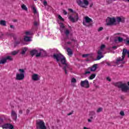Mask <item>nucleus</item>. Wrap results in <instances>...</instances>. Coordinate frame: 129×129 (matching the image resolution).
<instances>
[{
  "label": "nucleus",
  "mask_w": 129,
  "mask_h": 129,
  "mask_svg": "<svg viewBox=\"0 0 129 129\" xmlns=\"http://www.w3.org/2000/svg\"><path fill=\"white\" fill-rule=\"evenodd\" d=\"M98 66V64H94V65H93L90 69L91 71H92V72H94V71H96L97 69Z\"/></svg>",
  "instance_id": "13"
},
{
  "label": "nucleus",
  "mask_w": 129,
  "mask_h": 129,
  "mask_svg": "<svg viewBox=\"0 0 129 129\" xmlns=\"http://www.w3.org/2000/svg\"><path fill=\"white\" fill-rule=\"evenodd\" d=\"M77 3L79 7L84 9H87V7L89 5V2L88 0H77Z\"/></svg>",
  "instance_id": "4"
},
{
  "label": "nucleus",
  "mask_w": 129,
  "mask_h": 129,
  "mask_svg": "<svg viewBox=\"0 0 129 129\" xmlns=\"http://www.w3.org/2000/svg\"><path fill=\"white\" fill-rule=\"evenodd\" d=\"M107 65H108V66H111L110 63L107 62H106Z\"/></svg>",
  "instance_id": "53"
},
{
  "label": "nucleus",
  "mask_w": 129,
  "mask_h": 129,
  "mask_svg": "<svg viewBox=\"0 0 129 129\" xmlns=\"http://www.w3.org/2000/svg\"><path fill=\"white\" fill-rule=\"evenodd\" d=\"M93 118H94V116L92 115L90 117L91 119H93Z\"/></svg>",
  "instance_id": "56"
},
{
  "label": "nucleus",
  "mask_w": 129,
  "mask_h": 129,
  "mask_svg": "<svg viewBox=\"0 0 129 129\" xmlns=\"http://www.w3.org/2000/svg\"><path fill=\"white\" fill-rule=\"evenodd\" d=\"M102 110H103V108H102V107H100L97 110V112H101Z\"/></svg>",
  "instance_id": "34"
},
{
  "label": "nucleus",
  "mask_w": 129,
  "mask_h": 129,
  "mask_svg": "<svg viewBox=\"0 0 129 129\" xmlns=\"http://www.w3.org/2000/svg\"><path fill=\"white\" fill-rule=\"evenodd\" d=\"M21 8L22 10H23L24 11H28V8H27V7L26 6V5H25V4L22 5L21 6Z\"/></svg>",
  "instance_id": "24"
},
{
  "label": "nucleus",
  "mask_w": 129,
  "mask_h": 129,
  "mask_svg": "<svg viewBox=\"0 0 129 129\" xmlns=\"http://www.w3.org/2000/svg\"><path fill=\"white\" fill-rule=\"evenodd\" d=\"M67 52L69 56H72V55H73V52L72 51V49L69 47L67 48Z\"/></svg>",
  "instance_id": "14"
},
{
  "label": "nucleus",
  "mask_w": 129,
  "mask_h": 129,
  "mask_svg": "<svg viewBox=\"0 0 129 129\" xmlns=\"http://www.w3.org/2000/svg\"><path fill=\"white\" fill-rule=\"evenodd\" d=\"M24 40L25 42H30V41H31V38H30V37L25 36Z\"/></svg>",
  "instance_id": "22"
},
{
  "label": "nucleus",
  "mask_w": 129,
  "mask_h": 129,
  "mask_svg": "<svg viewBox=\"0 0 129 129\" xmlns=\"http://www.w3.org/2000/svg\"><path fill=\"white\" fill-rule=\"evenodd\" d=\"M58 66H59V67H62V64H61V63H58Z\"/></svg>",
  "instance_id": "62"
},
{
  "label": "nucleus",
  "mask_w": 129,
  "mask_h": 129,
  "mask_svg": "<svg viewBox=\"0 0 129 129\" xmlns=\"http://www.w3.org/2000/svg\"><path fill=\"white\" fill-rule=\"evenodd\" d=\"M67 44H68V45H70V44H72V42H70V41H69V42H67Z\"/></svg>",
  "instance_id": "58"
},
{
  "label": "nucleus",
  "mask_w": 129,
  "mask_h": 129,
  "mask_svg": "<svg viewBox=\"0 0 129 129\" xmlns=\"http://www.w3.org/2000/svg\"><path fill=\"white\" fill-rule=\"evenodd\" d=\"M76 79L73 78L72 79V81H71V82H72L73 83H76Z\"/></svg>",
  "instance_id": "39"
},
{
  "label": "nucleus",
  "mask_w": 129,
  "mask_h": 129,
  "mask_svg": "<svg viewBox=\"0 0 129 129\" xmlns=\"http://www.w3.org/2000/svg\"><path fill=\"white\" fill-rule=\"evenodd\" d=\"M122 51H124V52H125V56L127 54L128 55V58H129V50H127L125 48H123Z\"/></svg>",
  "instance_id": "27"
},
{
  "label": "nucleus",
  "mask_w": 129,
  "mask_h": 129,
  "mask_svg": "<svg viewBox=\"0 0 129 129\" xmlns=\"http://www.w3.org/2000/svg\"><path fill=\"white\" fill-rule=\"evenodd\" d=\"M106 21L107 26H113V25H115V23H116V20H115L114 17H107Z\"/></svg>",
  "instance_id": "6"
},
{
  "label": "nucleus",
  "mask_w": 129,
  "mask_h": 129,
  "mask_svg": "<svg viewBox=\"0 0 129 129\" xmlns=\"http://www.w3.org/2000/svg\"><path fill=\"white\" fill-rule=\"evenodd\" d=\"M103 30V27H100L98 29V32H100V31H102Z\"/></svg>",
  "instance_id": "41"
},
{
  "label": "nucleus",
  "mask_w": 129,
  "mask_h": 129,
  "mask_svg": "<svg viewBox=\"0 0 129 129\" xmlns=\"http://www.w3.org/2000/svg\"><path fill=\"white\" fill-rule=\"evenodd\" d=\"M104 48H105V45L104 44H102L101 47H100V50H102L103 49H104Z\"/></svg>",
  "instance_id": "38"
},
{
  "label": "nucleus",
  "mask_w": 129,
  "mask_h": 129,
  "mask_svg": "<svg viewBox=\"0 0 129 129\" xmlns=\"http://www.w3.org/2000/svg\"><path fill=\"white\" fill-rule=\"evenodd\" d=\"M71 41H72L73 42H76V40L75 39H73V38L71 39Z\"/></svg>",
  "instance_id": "57"
},
{
  "label": "nucleus",
  "mask_w": 129,
  "mask_h": 129,
  "mask_svg": "<svg viewBox=\"0 0 129 129\" xmlns=\"http://www.w3.org/2000/svg\"><path fill=\"white\" fill-rule=\"evenodd\" d=\"M32 78L34 81H38V80H40V79L39 78V75L36 74H34L32 76Z\"/></svg>",
  "instance_id": "12"
},
{
  "label": "nucleus",
  "mask_w": 129,
  "mask_h": 129,
  "mask_svg": "<svg viewBox=\"0 0 129 129\" xmlns=\"http://www.w3.org/2000/svg\"><path fill=\"white\" fill-rule=\"evenodd\" d=\"M10 28L11 29H15V26H14V25H10Z\"/></svg>",
  "instance_id": "50"
},
{
  "label": "nucleus",
  "mask_w": 129,
  "mask_h": 129,
  "mask_svg": "<svg viewBox=\"0 0 129 129\" xmlns=\"http://www.w3.org/2000/svg\"><path fill=\"white\" fill-rule=\"evenodd\" d=\"M121 99H123V96H121Z\"/></svg>",
  "instance_id": "63"
},
{
  "label": "nucleus",
  "mask_w": 129,
  "mask_h": 129,
  "mask_svg": "<svg viewBox=\"0 0 129 129\" xmlns=\"http://www.w3.org/2000/svg\"><path fill=\"white\" fill-rule=\"evenodd\" d=\"M125 19L123 17H117L116 18V22L117 23H124Z\"/></svg>",
  "instance_id": "11"
},
{
  "label": "nucleus",
  "mask_w": 129,
  "mask_h": 129,
  "mask_svg": "<svg viewBox=\"0 0 129 129\" xmlns=\"http://www.w3.org/2000/svg\"><path fill=\"white\" fill-rule=\"evenodd\" d=\"M25 34H26V35H31L30 32H29V31H26V32H25Z\"/></svg>",
  "instance_id": "44"
},
{
  "label": "nucleus",
  "mask_w": 129,
  "mask_h": 129,
  "mask_svg": "<svg viewBox=\"0 0 129 129\" xmlns=\"http://www.w3.org/2000/svg\"><path fill=\"white\" fill-rule=\"evenodd\" d=\"M53 57L56 60V61H60V63H61L62 65H64L62 68V69L64 70L66 74H67V68H69V64L67 63L66 57H65V56H64V55L61 53H54L53 55Z\"/></svg>",
  "instance_id": "1"
},
{
  "label": "nucleus",
  "mask_w": 129,
  "mask_h": 129,
  "mask_svg": "<svg viewBox=\"0 0 129 129\" xmlns=\"http://www.w3.org/2000/svg\"><path fill=\"white\" fill-rule=\"evenodd\" d=\"M5 59H6V61L9 60V61H13V58L11 56H7L5 57Z\"/></svg>",
  "instance_id": "23"
},
{
  "label": "nucleus",
  "mask_w": 129,
  "mask_h": 129,
  "mask_svg": "<svg viewBox=\"0 0 129 129\" xmlns=\"http://www.w3.org/2000/svg\"><path fill=\"white\" fill-rule=\"evenodd\" d=\"M106 79H107V80L108 81H109V82H110V81H111V80L110 79V78H109V77H107V78H106Z\"/></svg>",
  "instance_id": "46"
},
{
  "label": "nucleus",
  "mask_w": 129,
  "mask_h": 129,
  "mask_svg": "<svg viewBox=\"0 0 129 129\" xmlns=\"http://www.w3.org/2000/svg\"><path fill=\"white\" fill-rule=\"evenodd\" d=\"M18 71L20 74H16V80H23L24 78H25V70L19 69Z\"/></svg>",
  "instance_id": "5"
},
{
  "label": "nucleus",
  "mask_w": 129,
  "mask_h": 129,
  "mask_svg": "<svg viewBox=\"0 0 129 129\" xmlns=\"http://www.w3.org/2000/svg\"><path fill=\"white\" fill-rule=\"evenodd\" d=\"M34 25L35 26H38V22H37V21H35V22H34Z\"/></svg>",
  "instance_id": "45"
},
{
  "label": "nucleus",
  "mask_w": 129,
  "mask_h": 129,
  "mask_svg": "<svg viewBox=\"0 0 129 129\" xmlns=\"http://www.w3.org/2000/svg\"><path fill=\"white\" fill-rule=\"evenodd\" d=\"M120 114L121 116H123V115H124V113H120Z\"/></svg>",
  "instance_id": "59"
},
{
  "label": "nucleus",
  "mask_w": 129,
  "mask_h": 129,
  "mask_svg": "<svg viewBox=\"0 0 129 129\" xmlns=\"http://www.w3.org/2000/svg\"><path fill=\"white\" fill-rule=\"evenodd\" d=\"M6 63H7V59H6V57L2 58L0 60V64H6Z\"/></svg>",
  "instance_id": "18"
},
{
  "label": "nucleus",
  "mask_w": 129,
  "mask_h": 129,
  "mask_svg": "<svg viewBox=\"0 0 129 129\" xmlns=\"http://www.w3.org/2000/svg\"><path fill=\"white\" fill-rule=\"evenodd\" d=\"M88 122H91L92 121V119H88Z\"/></svg>",
  "instance_id": "49"
},
{
  "label": "nucleus",
  "mask_w": 129,
  "mask_h": 129,
  "mask_svg": "<svg viewBox=\"0 0 129 129\" xmlns=\"http://www.w3.org/2000/svg\"><path fill=\"white\" fill-rule=\"evenodd\" d=\"M87 74H90V71H88V70H86L84 74V75H87Z\"/></svg>",
  "instance_id": "36"
},
{
  "label": "nucleus",
  "mask_w": 129,
  "mask_h": 129,
  "mask_svg": "<svg viewBox=\"0 0 129 129\" xmlns=\"http://www.w3.org/2000/svg\"><path fill=\"white\" fill-rule=\"evenodd\" d=\"M93 7V3H92L90 5V8H92Z\"/></svg>",
  "instance_id": "54"
},
{
  "label": "nucleus",
  "mask_w": 129,
  "mask_h": 129,
  "mask_svg": "<svg viewBox=\"0 0 129 129\" xmlns=\"http://www.w3.org/2000/svg\"><path fill=\"white\" fill-rule=\"evenodd\" d=\"M101 58H103V55H98L97 56L96 59L95 60V61H97L98 60H100Z\"/></svg>",
  "instance_id": "29"
},
{
  "label": "nucleus",
  "mask_w": 129,
  "mask_h": 129,
  "mask_svg": "<svg viewBox=\"0 0 129 129\" xmlns=\"http://www.w3.org/2000/svg\"><path fill=\"white\" fill-rule=\"evenodd\" d=\"M30 112V108H28L27 110H26V113H29Z\"/></svg>",
  "instance_id": "48"
},
{
  "label": "nucleus",
  "mask_w": 129,
  "mask_h": 129,
  "mask_svg": "<svg viewBox=\"0 0 129 129\" xmlns=\"http://www.w3.org/2000/svg\"><path fill=\"white\" fill-rule=\"evenodd\" d=\"M85 19L86 23H87V24L91 23V22H92V19H91V18H90L87 16L86 17Z\"/></svg>",
  "instance_id": "17"
},
{
  "label": "nucleus",
  "mask_w": 129,
  "mask_h": 129,
  "mask_svg": "<svg viewBox=\"0 0 129 129\" xmlns=\"http://www.w3.org/2000/svg\"><path fill=\"white\" fill-rule=\"evenodd\" d=\"M115 35L120 36V37H124L125 38H126V35L123 34L122 33H116Z\"/></svg>",
  "instance_id": "26"
},
{
  "label": "nucleus",
  "mask_w": 129,
  "mask_h": 129,
  "mask_svg": "<svg viewBox=\"0 0 129 129\" xmlns=\"http://www.w3.org/2000/svg\"><path fill=\"white\" fill-rule=\"evenodd\" d=\"M96 75L95 74H93L91 75V76L88 78V79L90 80H92V79H94V78L96 77Z\"/></svg>",
  "instance_id": "21"
},
{
  "label": "nucleus",
  "mask_w": 129,
  "mask_h": 129,
  "mask_svg": "<svg viewBox=\"0 0 129 129\" xmlns=\"http://www.w3.org/2000/svg\"><path fill=\"white\" fill-rule=\"evenodd\" d=\"M41 54H42L41 52L37 53L36 54V57H40V56H41Z\"/></svg>",
  "instance_id": "40"
},
{
  "label": "nucleus",
  "mask_w": 129,
  "mask_h": 129,
  "mask_svg": "<svg viewBox=\"0 0 129 129\" xmlns=\"http://www.w3.org/2000/svg\"><path fill=\"white\" fill-rule=\"evenodd\" d=\"M83 129H91V128H88V127H86V126H84V127H83Z\"/></svg>",
  "instance_id": "52"
},
{
  "label": "nucleus",
  "mask_w": 129,
  "mask_h": 129,
  "mask_svg": "<svg viewBox=\"0 0 129 129\" xmlns=\"http://www.w3.org/2000/svg\"><path fill=\"white\" fill-rule=\"evenodd\" d=\"M98 55L102 56V52L101 51V49L98 51Z\"/></svg>",
  "instance_id": "37"
},
{
  "label": "nucleus",
  "mask_w": 129,
  "mask_h": 129,
  "mask_svg": "<svg viewBox=\"0 0 129 129\" xmlns=\"http://www.w3.org/2000/svg\"><path fill=\"white\" fill-rule=\"evenodd\" d=\"M120 113H124V112L123 110H121V111L120 112Z\"/></svg>",
  "instance_id": "60"
},
{
  "label": "nucleus",
  "mask_w": 129,
  "mask_h": 129,
  "mask_svg": "<svg viewBox=\"0 0 129 129\" xmlns=\"http://www.w3.org/2000/svg\"><path fill=\"white\" fill-rule=\"evenodd\" d=\"M124 58H125V52L124 50L122 51L121 57H119L116 58V63L117 64V63H118L119 62H122V64H124V63H125V61H123V60H124Z\"/></svg>",
  "instance_id": "7"
},
{
  "label": "nucleus",
  "mask_w": 129,
  "mask_h": 129,
  "mask_svg": "<svg viewBox=\"0 0 129 129\" xmlns=\"http://www.w3.org/2000/svg\"><path fill=\"white\" fill-rule=\"evenodd\" d=\"M68 10L71 13H73L72 15H70L69 17V19L71 22L72 23H75V22H78L79 20V17L78 16V14L76 12H74L72 9H69Z\"/></svg>",
  "instance_id": "3"
},
{
  "label": "nucleus",
  "mask_w": 129,
  "mask_h": 129,
  "mask_svg": "<svg viewBox=\"0 0 129 129\" xmlns=\"http://www.w3.org/2000/svg\"><path fill=\"white\" fill-rule=\"evenodd\" d=\"M82 56L83 57H86L87 56H88V54H83Z\"/></svg>",
  "instance_id": "47"
},
{
  "label": "nucleus",
  "mask_w": 129,
  "mask_h": 129,
  "mask_svg": "<svg viewBox=\"0 0 129 129\" xmlns=\"http://www.w3.org/2000/svg\"><path fill=\"white\" fill-rule=\"evenodd\" d=\"M63 14H64L65 16H66V15H67V11H66L65 10H63Z\"/></svg>",
  "instance_id": "42"
},
{
  "label": "nucleus",
  "mask_w": 129,
  "mask_h": 129,
  "mask_svg": "<svg viewBox=\"0 0 129 129\" xmlns=\"http://www.w3.org/2000/svg\"><path fill=\"white\" fill-rule=\"evenodd\" d=\"M64 34L66 36H69V34H70V31L69 30L67 29L66 31H64Z\"/></svg>",
  "instance_id": "30"
},
{
  "label": "nucleus",
  "mask_w": 129,
  "mask_h": 129,
  "mask_svg": "<svg viewBox=\"0 0 129 129\" xmlns=\"http://www.w3.org/2000/svg\"><path fill=\"white\" fill-rule=\"evenodd\" d=\"M60 31H62V29H64L65 28V26H64V24L61 23L60 24Z\"/></svg>",
  "instance_id": "31"
},
{
  "label": "nucleus",
  "mask_w": 129,
  "mask_h": 129,
  "mask_svg": "<svg viewBox=\"0 0 129 129\" xmlns=\"http://www.w3.org/2000/svg\"><path fill=\"white\" fill-rule=\"evenodd\" d=\"M117 39H114V42H119V43H121L123 41V38H122V37H117Z\"/></svg>",
  "instance_id": "15"
},
{
  "label": "nucleus",
  "mask_w": 129,
  "mask_h": 129,
  "mask_svg": "<svg viewBox=\"0 0 129 129\" xmlns=\"http://www.w3.org/2000/svg\"><path fill=\"white\" fill-rule=\"evenodd\" d=\"M43 5L44 6H47V5H48V3H47V1H44Z\"/></svg>",
  "instance_id": "43"
},
{
  "label": "nucleus",
  "mask_w": 129,
  "mask_h": 129,
  "mask_svg": "<svg viewBox=\"0 0 129 129\" xmlns=\"http://www.w3.org/2000/svg\"><path fill=\"white\" fill-rule=\"evenodd\" d=\"M114 85L116 87H118L119 89H120L122 92H124L125 93H127V92H129V87L124 83L118 82L115 83Z\"/></svg>",
  "instance_id": "2"
},
{
  "label": "nucleus",
  "mask_w": 129,
  "mask_h": 129,
  "mask_svg": "<svg viewBox=\"0 0 129 129\" xmlns=\"http://www.w3.org/2000/svg\"><path fill=\"white\" fill-rule=\"evenodd\" d=\"M58 18L59 19V20H60V21H62V22H64V19L63 18H62L61 15H58Z\"/></svg>",
  "instance_id": "35"
},
{
  "label": "nucleus",
  "mask_w": 129,
  "mask_h": 129,
  "mask_svg": "<svg viewBox=\"0 0 129 129\" xmlns=\"http://www.w3.org/2000/svg\"><path fill=\"white\" fill-rule=\"evenodd\" d=\"M3 128H9L13 129L14 128V126L11 124H5L2 126Z\"/></svg>",
  "instance_id": "10"
},
{
  "label": "nucleus",
  "mask_w": 129,
  "mask_h": 129,
  "mask_svg": "<svg viewBox=\"0 0 129 129\" xmlns=\"http://www.w3.org/2000/svg\"><path fill=\"white\" fill-rule=\"evenodd\" d=\"M0 25L1 26H7V22L5 20H1L0 21Z\"/></svg>",
  "instance_id": "20"
},
{
  "label": "nucleus",
  "mask_w": 129,
  "mask_h": 129,
  "mask_svg": "<svg viewBox=\"0 0 129 129\" xmlns=\"http://www.w3.org/2000/svg\"><path fill=\"white\" fill-rule=\"evenodd\" d=\"M18 52L17 51H14L11 52V55L13 56H15V55H17L18 54Z\"/></svg>",
  "instance_id": "33"
},
{
  "label": "nucleus",
  "mask_w": 129,
  "mask_h": 129,
  "mask_svg": "<svg viewBox=\"0 0 129 129\" xmlns=\"http://www.w3.org/2000/svg\"><path fill=\"white\" fill-rule=\"evenodd\" d=\"M81 87H84L85 88H89L90 85H89V82L87 80L84 81H81L80 83Z\"/></svg>",
  "instance_id": "8"
},
{
  "label": "nucleus",
  "mask_w": 129,
  "mask_h": 129,
  "mask_svg": "<svg viewBox=\"0 0 129 129\" xmlns=\"http://www.w3.org/2000/svg\"><path fill=\"white\" fill-rule=\"evenodd\" d=\"M14 40H15V41L14 42V47H17L18 45H20L21 44V42H22V38L21 37L19 38L17 40V38L16 37H14Z\"/></svg>",
  "instance_id": "9"
},
{
  "label": "nucleus",
  "mask_w": 129,
  "mask_h": 129,
  "mask_svg": "<svg viewBox=\"0 0 129 129\" xmlns=\"http://www.w3.org/2000/svg\"><path fill=\"white\" fill-rule=\"evenodd\" d=\"M26 52H27V48L24 47L23 49H22L21 54L22 55H25V54H26Z\"/></svg>",
  "instance_id": "25"
},
{
  "label": "nucleus",
  "mask_w": 129,
  "mask_h": 129,
  "mask_svg": "<svg viewBox=\"0 0 129 129\" xmlns=\"http://www.w3.org/2000/svg\"><path fill=\"white\" fill-rule=\"evenodd\" d=\"M12 116L13 118L14 119V120H17V114L12 113Z\"/></svg>",
  "instance_id": "28"
},
{
  "label": "nucleus",
  "mask_w": 129,
  "mask_h": 129,
  "mask_svg": "<svg viewBox=\"0 0 129 129\" xmlns=\"http://www.w3.org/2000/svg\"><path fill=\"white\" fill-rule=\"evenodd\" d=\"M124 42H125V44L126 46H128L129 45V37H127L126 36V39L123 40Z\"/></svg>",
  "instance_id": "19"
},
{
  "label": "nucleus",
  "mask_w": 129,
  "mask_h": 129,
  "mask_svg": "<svg viewBox=\"0 0 129 129\" xmlns=\"http://www.w3.org/2000/svg\"><path fill=\"white\" fill-rule=\"evenodd\" d=\"M33 14H38V12L37 11V9L36 7H33L32 8Z\"/></svg>",
  "instance_id": "32"
},
{
  "label": "nucleus",
  "mask_w": 129,
  "mask_h": 129,
  "mask_svg": "<svg viewBox=\"0 0 129 129\" xmlns=\"http://www.w3.org/2000/svg\"><path fill=\"white\" fill-rule=\"evenodd\" d=\"M37 53H38V50L33 49L30 51V55L32 56V57H34V55H36Z\"/></svg>",
  "instance_id": "16"
},
{
  "label": "nucleus",
  "mask_w": 129,
  "mask_h": 129,
  "mask_svg": "<svg viewBox=\"0 0 129 129\" xmlns=\"http://www.w3.org/2000/svg\"><path fill=\"white\" fill-rule=\"evenodd\" d=\"M127 84L128 86H129V82H127Z\"/></svg>",
  "instance_id": "64"
},
{
  "label": "nucleus",
  "mask_w": 129,
  "mask_h": 129,
  "mask_svg": "<svg viewBox=\"0 0 129 129\" xmlns=\"http://www.w3.org/2000/svg\"><path fill=\"white\" fill-rule=\"evenodd\" d=\"M11 113H16V112L14 110H12Z\"/></svg>",
  "instance_id": "61"
},
{
  "label": "nucleus",
  "mask_w": 129,
  "mask_h": 129,
  "mask_svg": "<svg viewBox=\"0 0 129 129\" xmlns=\"http://www.w3.org/2000/svg\"><path fill=\"white\" fill-rule=\"evenodd\" d=\"M112 49H116V48H117V46H112Z\"/></svg>",
  "instance_id": "51"
},
{
  "label": "nucleus",
  "mask_w": 129,
  "mask_h": 129,
  "mask_svg": "<svg viewBox=\"0 0 129 129\" xmlns=\"http://www.w3.org/2000/svg\"><path fill=\"white\" fill-rule=\"evenodd\" d=\"M19 113H23V112H24V111H23V110H19Z\"/></svg>",
  "instance_id": "55"
}]
</instances>
